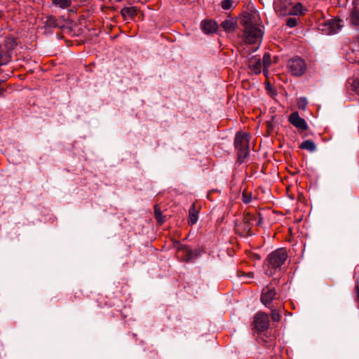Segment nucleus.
Masks as SVG:
<instances>
[{"mask_svg":"<svg viewBox=\"0 0 359 359\" xmlns=\"http://www.w3.org/2000/svg\"><path fill=\"white\" fill-rule=\"evenodd\" d=\"M241 236H243V238H245V234H243V235L241 234Z\"/></svg>","mask_w":359,"mask_h":359,"instance_id":"37","label":"nucleus"},{"mask_svg":"<svg viewBox=\"0 0 359 359\" xmlns=\"http://www.w3.org/2000/svg\"><path fill=\"white\" fill-rule=\"evenodd\" d=\"M253 329L258 332H264L269 327V318L268 315L264 312H258L253 319Z\"/></svg>","mask_w":359,"mask_h":359,"instance_id":"7","label":"nucleus"},{"mask_svg":"<svg viewBox=\"0 0 359 359\" xmlns=\"http://www.w3.org/2000/svg\"><path fill=\"white\" fill-rule=\"evenodd\" d=\"M198 210H196L195 204H192L189 210V225H194L198 221Z\"/></svg>","mask_w":359,"mask_h":359,"instance_id":"15","label":"nucleus"},{"mask_svg":"<svg viewBox=\"0 0 359 359\" xmlns=\"http://www.w3.org/2000/svg\"><path fill=\"white\" fill-rule=\"evenodd\" d=\"M352 87H353V90L356 93L359 94V79H356L353 80V83H352Z\"/></svg>","mask_w":359,"mask_h":359,"instance_id":"28","label":"nucleus"},{"mask_svg":"<svg viewBox=\"0 0 359 359\" xmlns=\"http://www.w3.org/2000/svg\"><path fill=\"white\" fill-rule=\"evenodd\" d=\"M304 14L303 6L301 3L293 4L291 1L290 15H301Z\"/></svg>","mask_w":359,"mask_h":359,"instance_id":"17","label":"nucleus"},{"mask_svg":"<svg viewBox=\"0 0 359 359\" xmlns=\"http://www.w3.org/2000/svg\"><path fill=\"white\" fill-rule=\"evenodd\" d=\"M353 7L350 11L349 22L352 27L359 31V3L353 1Z\"/></svg>","mask_w":359,"mask_h":359,"instance_id":"10","label":"nucleus"},{"mask_svg":"<svg viewBox=\"0 0 359 359\" xmlns=\"http://www.w3.org/2000/svg\"><path fill=\"white\" fill-rule=\"evenodd\" d=\"M234 146L238 151V161L242 163L247 157V134L238 132L234 140Z\"/></svg>","mask_w":359,"mask_h":359,"instance_id":"4","label":"nucleus"},{"mask_svg":"<svg viewBox=\"0 0 359 359\" xmlns=\"http://www.w3.org/2000/svg\"><path fill=\"white\" fill-rule=\"evenodd\" d=\"M262 67L261 59L259 57L257 58V56H255L248 60V67L254 74H259Z\"/></svg>","mask_w":359,"mask_h":359,"instance_id":"13","label":"nucleus"},{"mask_svg":"<svg viewBox=\"0 0 359 359\" xmlns=\"http://www.w3.org/2000/svg\"><path fill=\"white\" fill-rule=\"evenodd\" d=\"M261 256L257 253L248 252V259H252L254 261L260 260Z\"/></svg>","mask_w":359,"mask_h":359,"instance_id":"29","label":"nucleus"},{"mask_svg":"<svg viewBox=\"0 0 359 359\" xmlns=\"http://www.w3.org/2000/svg\"><path fill=\"white\" fill-rule=\"evenodd\" d=\"M298 19L296 18H289L286 20V25L287 27L292 28L297 25Z\"/></svg>","mask_w":359,"mask_h":359,"instance_id":"25","label":"nucleus"},{"mask_svg":"<svg viewBox=\"0 0 359 359\" xmlns=\"http://www.w3.org/2000/svg\"><path fill=\"white\" fill-rule=\"evenodd\" d=\"M278 293L276 288L271 285H268L264 287L262 292L261 302L265 306L271 304L273 300L278 298Z\"/></svg>","mask_w":359,"mask_h":359,"instance_id":"8","label":"nucleus"},{"mask_svg":"<svg viewBox=\"0 0 359 359\" xmlns=\"http://www.w3.org/2000/svg\"><path fill=\"white\" fill-rule=\"evenodd\" d=\"M263 29L259 14L253 7H248V53L259 49L263 38Z\"/></svg>","mask_w":359,"mask_h":359,"instance_id":"1","label":"nucleus"},{"mask_svg":"<svg viewBox=\"0 0 359 359\" xmlns=\"http://www.w3.org/2000/svg\"><path fill=\"white\" fill-rule=\"evenodd\" d=\"M121 15L125 18H133L137 15V9L135 7H124L121 11Z\"/></svg>","mask_w":359,"mask_h":359,"instance_id":"16","label":"nucleus"},{"mask_svg":"<svg viewBox=\"0 0 359 359\" xmlns=\"http://www.w3.org/2000/svg\"><path fill=\"white\" fill-rule=\"evenodd\" d=\"M343 21L341 19H333L330 20H323L318 24V29L325 34H336L342 27Z\"/></svg>","mask_w":359,"mask_h":359,"instance_id":"5","label":"nucleus"},{"mask_svg":"<svg viewBox=\"0 0 359 359\" xmlns=\"http://www.w3.org/2000/svg\"><path fill=\"white\" fill-rule=\"evenodd\" d=\"M302 149L308 150L311 152H313L316 149V145L314 142L311 140H307L302 142L299 146Z\"/></svg>","mask_w":359,"mask_h":359,"instance_id":"18","label":"nucleus"},{"mask_svg":"<svg viewBox=\"0 0 359 359\" xmlns=\"http://www.w3.org/2000/svg\"><path fill=\"white\" fill-rule=\"evenodd\" d=\"M273 6L278 15H290L291 0H275Z\"/></svg>","mask_w":359,"mask_h":359,"instance_id":"9","label":"nucleus"},{"mask_svg":"<svg viewBox=\"0 0 359 359\" xmlns=\"http://www.w3.org/2000/svg\"><path fill=\"white\" fill-rule=\"evenodd\" d=\"M10 60L11 57L6 52H0V66L7 65Z\"/></svg>","mask_w":359,"mask_h":359,"instance_id":"22","label":"nucleus"},{"mask_svg":"<svg viewBox=\"0 0 359 359\" xmlns=\"http://www.w3.org/2000/svg\"><path fill=\"white\" fill-rule=\"evenodd\" d=\"M154 215L156 219L159 224H161L165 222V217L163 215L161 208L158 205L154 206Z\"/></svg>","mask_w":359,"mask_h":359,"instance_id":"20","label":"nucleus"},{"mask_svg":"<svg viewBox=\"0 0 359 359\" xmlns=\"http://www.w3.org/2000/svg\"><path fill=\"white\" fill-rule=\"evenodd\" d=\"M232 4V0H223L221 3V6L223 9L228 10L231 7Z\"/></svg>","mask_w":359,"mask_h":359,"instance_id":"26","label":"nucleus"},{"mask_svg":"<svg viewBox=\"0 0 359 359\" xmlns=\"http://www.w3.org/2000/svg\"><path fill=\"white\" fill-rule=\"evenodd\" d=\"M355 277L356 278V280H357V288L359 287V267H358L356 269H355Z\"/></svg>","mask_w":359,"mask_h":359,"instance_id":"31","label":"nucleus"},{"mask_svg":"<svg viewBox=\"0 0 359 359\" xmlns=\"http://www.w3.org/2000/svg\"><path fill=\"white\" fill-rule=\"evenodd\" d=\"M248 279L249 278H252L254 277L253 273H252L250 272H248Z\"/></svg>","mask_w":359,"mask_h":359,"instance_id":"34","label":"nucleus"},{"mask_svg":"<svg viewBox=\"0 0 359 359\" xmlns=\"http://www.w3.org/2000/svg\"><path fill=\"white\" fill-rule=\"evenodd\" d=\"M44 27L46 28H55L58 26L57 22L56 19L53 16H47L45 18V20L43 21Z\"/></svg>","mask_w":359,"mask_h":359,"instance_id":"19","label":"nucleus"},{"mask_svg":"<svg viewBox=\"0 0 359 359\" xmlns=\"http://www.w3.org/2000/svg\"><path fill=\"white\" fill-rule=\"evenodd\" d=\"M250 197H251V195L248 194V203L250 201Z\"/></svg>","mask_w":359,"mask_h":359,"instance_id":"36","label":"nucleus"},{"mask_svg":"<svg viewBox=\"0 0 359 359\" xmlns=\"http://www.w3.org/2000/svg\"><path fill=\"white\" fill-rule=\"evenodd\" d=\"M221 26L226 32H231L234 30L235 27L241 28L243 31V41H245L247 36V15L245 13H242L235 21L233 19L226 20L221 23Z\"/></svg>","mask_w":359,"mask_h":359,"instance_id":"3","label":"nucleus"},{"mask_svg":"<svg viewBox=\"0 0 359 359\" xmlns=\"http://www.w3.org/2000/svg\"><path fill=\"white\" fill-rule=\"evenodd\" d=\"M263 68H264V73L266 74V69L271 64V57L269 54L265 53L263 56V61L262 62Z\"/></svg>","mask_w":359,"mask_h":359,"instance_id":"23","label":"nucleus"},{"mask_svg":"<svg viewBox=\"0 0 359 359\" xmlns=\"http://www.w3.org/2000/svg\"><path fill=\"white\" fill-rule=\"evenodd\" d=\"M289 121L298 129L306 130L308 129V125L306 121L299 116L298 112H293L289 116Z\"/></svg>","mask_w":359,"mask_h":359,"instance_id":"11","label":"nucleus"},{"mask_svg":"<svg viewBox=\"0 0 359 359\" xmlns=\"http://www.w3.org/2000/svg\"><path fill=\"white\" fill-rule=\"evenodd\" d=\"M53 3L61 8H67L71 6L70 0H52Z\"/></svg>","mask_w":359,"mask_h":359,"instance_id":"21","label":"nucleus"},{"mask_svg":"<svg viewBox=\"0 0 359 359\" xmlns=\"http://www.w3.org/2000/svg\"><path fill=\"white\" fill-rule=\"evenodd\" d=\"M287 68L292 75L299 76L304 74L306 65L303 59L294 57L287 62Z\"/></svg>","mask_w":359,"mask_h":359,"instance_id":"6","label":"nucleus"},{"mask_svg":"<svg viewBox=\"0 0 359 359\" xmlns=\"http://www.w3.org/2000/svg\"><path fill=\"white\" fill-rule=\"evenodd\" d=\"M287 257V252L283 248L278 249L271 252L268 257V265L269 268H271V269L267 271V274L272 276L275 273V271L280 269L285 263Z\"/></svg>","mask_w":359,"mask_h":359,"instance_id":"2","label":"nucleus"},{"mask_svg":"<svg viewBox=\"0 0 359 359\" xmlns=\"http://www.w3.org/2000/svg\"><path fill=\"white\" fill-rule=\"evenodd\" d=\"M271 319L274 322H278L280 319V316L276 310H273L271 313Z\"/></svg>","mask_w":359,"mask_h":359,"instance_id":"27","label":"nucleus"},{"mask_svg":"<svg viewBox=\"0 0 359 359\" xmlns=\"http://www.w3.org/2000/svg\"><path fill=\"white\" fill-rule=\"evenodd\" d=\"M355 277L356 278V280H357V288L359 287V267H358L356 269H355Z\"/></svg>","mask_w":359,"mask_h":359,"instance_id":"30","label":"nucleus"},{"mask_svg":"<svg viewBox=\"0 0 359 359\" xmlns=\"http://www.w3.org/2000/svg\"><path fill=\"white\" fill-rule=\"evenodd\" d=\"M243 201L244 203H247V189H244L243 191Z\"/></svg>","mask_w":359,"mask_h":359,"instance_id":"32","label":"nucleus"},{"mask_svg":"<svg viewBox=\"0 0 359 359\" xmlns=\"http://www.w3.org/2000/svg\"><path fill=\"white\" fill-rule=\"evenodd\" d=\"M308 102L306 97H300L297 101V106L300 109H306Z\"/></svg>","mask_w":359,"mask_h":359,"instance_id":"24","label":"nucleus"},{"mask_svg":"<svg viewBox=\"0 0 359 359\" xmlns=\"http://www.w3.org/2000/svg\"><path fill=\"white\" fill-rule=\"evenodd\" d=\"M250 215H251L250 212L248 213V223L250 222V220L252 219V217H251Z\"/></svg>","mask_w":359,"mask_h":359,"instance_id":"35","label":"nucleus"},{"mask_svg":"<svg viewBox=\"0 0 359 359\" xmlns=\"http://www.w3.org/2000/svg\"><path fill=\"white\" fill-rule=\"evenodd\" d=\"M177 257L184 262H189L193 257L192 250L182 244H179L177 252Z\"/></svg>","mask_w":359,"mask_h":359,"instance_id":"12","label":"nucleus"},{"mask_svg":"<svg viewBox=\"0 0 359 359\" xmlns=\"http://www.w3.org/2000/svg\"><path fill=\"white\" fill-rule=\"evenodd\" d=\"M236 231L237 233H240V226L236 225Z\"/></svg>","mask_w":359,"mask_h":359,"instance_id":"33","label":"nucleus"},{"mask_svg":"<svg viewBox=\"0 0 359 359\" xmlns=\"http://www.w3.org/2000/svg\"><path fill=\"white\" fill-rule=\"evenodd\" d=\"M201 27L205 34H210L216 32L217 25L212 20H204L201 23Z\"/></svg>","mask_w":359,"mask_h":359,"instance_id":"14","label":"nucleus"}]
</instances>
